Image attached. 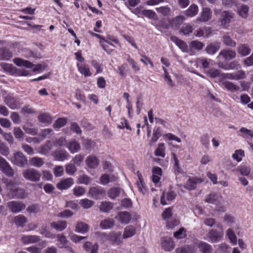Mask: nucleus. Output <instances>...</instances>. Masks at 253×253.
Listing matches in <instances>:
<instances>
[{"instance_id":"1","label":"nucleus","mask_w":253,"mask_h":253,"mask_svg":"<svg viewBox=\"0 0 253 253\" xmlns=\"http://www.w3.org/2000/svg\"><path fill=\"white\" fill-rule=\"evenodd\" d=\"M22 174L25 179L32 182L39 181L41 177V173L38 170L33 168L24 169Z\"/></svg>"},{"instance_id":"2","label":"nucleus","mask_w":253,"mask_h":253,"mask_svg":"<svg viewBox=\"0 0 253 253\" xmlns=\"http://www.w3.org/2000/svg\"><path fill=\"white\" fill-rule=\"evenodd\" d=\"M234 14L229 11H222L220 12V17L219 22L223 28H227L228 24L231 22L234 18Z\"/></svg>"},{"instance_id":"3","label":"nucleus","mask_w":253,"mask_h":253,"mask_svg":"<svg viewBox=\"0 0 253 253\" xmlns=\"http://www.w3.org/2000/svg\"><path fill=\"white\" fill-rule=\"evenodd\" d=\"M88 196L95 200L102 198L105 195V190L99 186L91 187L88 190Z\"/></svg>"},{"instance_id":"4","label":"nucleus","mask_w":253,"mask_h":253,"mask_svg":"<svg viewBox=\"0 0 253 253\" xmlns=\"http://www.w3.org/2000/svg\"><path fill=\"white\" fill-rule=\"evenodd\" d=\"M0 169L5 175L9 177H12L14 172L8 162L2 157L0 156Z\"/></svg>"},{"instance_id":"5","label":"nucleus","mask_w":253,"mask_h":253,"mask_svg":"<svg viewBox=\"0 0 253 253\" xmlns=\"http://www.w3.org/2000/svg\"><path fill=\"white\" fill-rule=\"evenodd\" d=\"M7 207L12 212H19L26 208V205L22 202L12 201L8 202Z\"/></svg>"},{"instance_id":"6","label":"nucleus","mask_w":253,"mask_h":253,"mask_svg":"<svg viewBox=\"0 0 253 253\" xmlns=\"http://www.w3.org/2000/svg\"><path fill=\"white\" fill-rule=\"evenodd\" d=\"M13 163L19 167H24L27 164V159L24 154L21 152H18L14 154Z\"/></svg>"},{"instance_id":"7","label":"nucleus","mask_w":253,"mask_h":253,"mask_svg":"<svg viewBox=\"0 0 253 253\" xmlns=\"http://www.w3.org/2000/svg\"><path fill=\"white\" fill-rule=\"evenodd\" d=\"M4 102L11 109H16L20 107V102L18 98L13 95L8 94L4 98Z\"/></svg>"},{"instance_id":"8","label":"nucleus","mask_w":253,"mask_h":253,"mask_svg":"<svg viewBox=\"0 0 253 253\" xmlns=\"http://www.w3.org/2000/svg\"><path fill=\"white\" fill-rule=\"evenodd\" d=\"M203 179L198 177H190L186 181L184 187L189 190H195L198 183H202Z\"/></svg>"},{"instance_id":"9","label":"nucleus","mask_w":253,"mask_h":253,"mask_svg":"<svg viewBox=\"0 0 253 253\" xmlns=\"http://www.w3.org/2000/svg\"><path fill=\"white\" fill-rule=\"evenodd\" d=\"M223 77L228 79L239 80L240 79L245 78L246 77V74L244 71L238 70L233 73L224 74Z\"/></svg>"},{"instance_id":"10","label":"nucleus","mask_w":253,"mask_h":253,"mask_svg":"<svg viewBox=\"0 0 253 253\" xmlns=\"http://www.w3.org/2000/svg\"><path fill=\"white\" fill-rule=\"evenodd\" d=\"M74 183L72 178H67L62 179L57 184V188L59 190H66L68 189Z\"/></svg>"},{"instance_id":"11","label":"nucleus","mask_w":253,"mask_h":253,"mask_svg":"<svg viewBox=\"0 0 253 253\" xmlns=\"http://www.w3.org/2000/svg\"><path fill=\"white\" fill-rule=\"evenodd\" d=\"M170 40L174 42L177 46L184 52L187 53L189 52V48L187 44L184 41L179 39L177 37L172 36Z\"/></svg>"},{"instance_id":"12","label":"nucleus","mask_w":253,"mask_h":253,"mask_svg":"<svg viewBox=\"0 0 253 253\" xmlns=\"http://www.w3.org/2000/svg\"><path fill=\"white\" fill-rule=\"evenodd\" d=\"M220 48V43L218 42H212L208 44L205 49L206 52L211 55L214 54Z\"/></svg>"},{"instance_id":"13","label":"nucleus","mask_w":253,"mask_h":253,"mask_svg":"<svg viewBox=\"0 0 253 253\" xmlns=\"http://www.w3.org/2000/svg\"><path fill=\"white\" fill-rule=\"evenodd\" d=\"M236 55V53L234 51L223 49L220 51L218 58H219L220 56H221L225 60H230L234 58Z\"/></svg>"},{"instance_id":"14","label":"nucleus","mask_w":253,"mask_h":253,"mask_svg":"<svg viewBox=\"0 0 253 253\" xmlns=\"http://www.w3.org/2000/svg\"><path fill=\"white\" fill-rule=\"evenodd\" d=\"M161 245L162 248L166 251H170L174 247V242L171 238H163Z\"/></svg>"},{"instance_id":"15","label":"nucleus","mask_w":253,"mask_h":253,"mask_svg":"<svg viewBox=\"0 0 253 253\" xmlns=\"http://www.w3.org/2000/svg\"><path fill=\"white\" fill-rule=\"evenodd\" d=\"M152 181L155 184L158 183L162 174V169L158 167H154L152 169Z\"/></svg>"},{"instance_id":"16","label":"nucleus","mask_w":253,"mask_h":253,"mask_svg":"<svg viewBox=\"0 0 253 253\" xmlns=\"http://www.w3.org/2000/svg\"><path fill=\"white\" fill-rule=\"evenodd\" d=\"M211 12L209 8L206 7L203 9L201 15L197 19L202 22H207L211 18Z\"/></svg>"},{"instance_id":"17","label":"nucleus","mask_w":253,"mask_h":253,"mask_svg":"<svg viewBox=\"0 0 253 253\" xmlns=\"http://www.w3.org/2000/svg\"><path fill=\"white\" fill-rule=\"evenodd\" d=\"M220 198L221 197L218 194L211 193L206 198L205 202L210 204L218 205L220 202Z\"/></svg>"},{"instance_id":"18","label":"nucleus","mask_w":253,"mask_h":253,"mask_svg":"<svg viewBox=\"0 0 253 253\" xmlns=\"http://www.w3.org/2000/svg\"><path fill=\"white\" fill-rule=\"evenodd\" d=\"M53 156L57 161H63L69 156V154L65 150H59L54 152Z\"/></svg>"},{"instance_id":"19","label":"nucleus","mask_w":253,"mask_h":253,"mask_svg":"<svg viewBox=\"0 0 253 253\" xmlns=\"http://www.w3.org/2000/svg\"><path fill=\"white\" fill-rule=\"evenodd\" d=\"M222 85L228 91L233 92L238 91L240 88L238 85L230 82H222Z\"/></svg>"},{"instance_id":"20","label":"nucleus","mask_w":253,"mask_h":253,"mask_svg":"<svg viewBox=\"0 0 253 253\" xmlns=\"http://www.w3.org/2000/svg\"><path fill=\"white\" fill-rule=\"evenodd\" d=\"M116 217L121 223L125 224L128 223L131 219L130 214L127 211L120 212Z\"/></svg>"},{"instance_id":"21","label":"nucleus","mask_w":253,"mask_h":253,"mask_svg":"<svg viewBox=\"0 0 253 253\" xmlns=\"http://www.w3.org/2000/svg\"><path fill=\"white\" fill-rule=\"evenodd\" d=\"M249 7L245 4H239L237 6V12L242 18H246L248 16Z\"/></svg>"},{"instance_id":"22","label":"nucleus","mask_w":253,"mask_h":253,"mask_svg":"<svg viewBox=\"0 0 253 253\" xmlns=\"http://www.w3.org/2000/svg\"><path fill=\"white\" fill-rule=\"evenodd\" d=\"M12 53L5 47L0 48V60H9L12 57Z\"/></svg>"},{"instance_id":"23","label":"nucleus","mask_w":253,"mask_h":253,"mask_svg":"<svg viewBox=\"0 0 253 253\" xmlns=\"http://www.w3.org/2000/svg\"><path fill=\"white\" fill-rule=\"evenodd\" d=\"M251 49L250 47L246 44H241L237 47V51L239 54L243 56H246L249 55L251 52Z\"/></svg>"},{"instance_id":"24","label":"nucleus","mask_w":253,"mask_h":253,"mask_svg":"<svg viewBox=\"0 0 253 253\" xmlns=\"http://www.w3.org/2000/svg\"><path fill=\"white\" fill-rule=\"evenodd\" d=\"M3 182L5 183L6 188L12 193L17 189L18 184L15 180L5 179L3 180Z\"/></svg>"},{"instance_id":"25","label":"nucleus","mask_w":253,"mask_h":253,"mask_svg":"<svg viewBox=\"0 0 253 253\" xmlns=\"http://www.w3.org/2000/svg\"><path fill=\"white\" fill-rule=\"evenodd\" d=\"M217 227L218 228L219 230L216 231L214 229H211L209 233L210 237H221L223 235V228L222 225L218 223L216 224Z\"/></svg>"},{"instance_id":"26","label":"nucleus","mask_w":253,"mask_h":253,"mask_svg":"<svg viewBox=\"0 0 253 253\" xmlns=\"http://www.w3.org/2000/svg\"><path fill=\"white\" fill-rule=\"evenodd\" d=\"M114 204L108 201L101 202L99 206V210L104 212H108L111 210L113 209Z\"/></svg>"},{"instance_id":"27","label":"nucleus","mask_w":253,"mask_h":253,"mask_svg":"<svg viewBox=\"0 0 253 253\" xmlns=\"http://www.w3.org/2000/svg\"><path fill=\"white\" fill-rule=\"evenodd\" d=\"M86 163L89 168L94 169L99 165V161L96 157L89 156L86 158Z\"/></svg>"},{"instance_id":"28","label":"nucleus","mask_w":253,"mask_h":253,"mask_svg":"<svg viewBox=\"0 0 253 253\" xmlns=\"http://www.w3.org/2000/svg\"><path fill=\"white\" fill-rule=\"evenodd\" d=\"M13 62L18 66H24L27 68H31L34 66L30 62L19 58L14 59Z\"/></svg>"},{"instance_id":"29","label":"nucleus","mask_w":253,"mask_h":253,"mask_svg":"<svg viewBox=\"0 0 253 253\" xmlns=\"http://www.w3.org/2000/svg\"><path fill=\"white\" fill-rule=\"evenodd\" d=\"M84 247L86 251L90 252V253H97L98 247L96 243L92 244L87 242L84 243Z\"/></svg>"},{"instance_id":"30","label":"nucleus","mask_w":253,"mask_h":253,"mask_svg":"<svg viewBox=\"0 0 253 253\" xmlns=\"http://www.w3.org/2000/svg\"><path fill=\"white\" fill-rule=\"evenodd\" d=\"M51 227L58 231H62L67 227V222L64 220H59L51 223Z\"/></svg>"},{"instance_id":"31","label":"nucleus","mask_w":253,"mask_h":253,"mask_svg":"<svg viewBox=\"0 0 253 253\" xmlns=\"http://www.w3.org/2000/svg\"><path fill=\"white\" fill-rule=\"evenodd\" d=\"M185 20L183 16H177L170 21L171 26L175 28H179Z\"/></svg>"},{"instance_id":"32","label":"nucleus","mask_w":253,"mask_h":253,"mask_svg":"<svg viewBox=\"0 0 253 253\" xmlns=\"http://www.w3.org/2000/svg\"><path fill=\"white\" fill-rule=\"evenodd\" d=\"M79 72L83 74L85 77H89L91 75L90 70L88 66L86 64L80 65L78 63L77 65Z\"/></svg>"},{"instance_id":"33","label":"nucleus","mask_w":253,"mask_h":253,"mask_svg":"<svg viewBox=\"0 0 253 253\" xmlns=\"http://www.w3.org/2000/svg\"><path fill=\"white\" fill-rule=\"evenodd\" d=\"M30 163L32 166L40 168L44 164V162L43 159L40 157H34L30 160Z\"/></svg>"},{"instance_id":"34","label":"nucleus","mask_w":253,"mask_h":253,"mask_svg":"<svg viewBox=\"0 0 253 253\" xmlns=\"http://www.w3.org/2000/svg\"><path fill=\"white\" fill-rule=\"evenodd\" d=\"M136 229L132 225L126 226L124 232L123 237H131L135 234Z\"/></svg>"},{"instance_id":"35","label":"nucleus","mask_w":253,"mask_h":253,"mask_svg":"<svg viewBox=\"0 0 253 253\" xmlns=\"http://www.w3.org/2000/svg\"><path fill=\"white\" fill-rule=\"evenodd\" d=\"M14 223L19 226L23 227L27 222V218L23 215H18L14 218Z\"/></svg>"},{"instance_id":"36","label":"nucleus","mask_w":253,"mask_h":253,"mask_svg":"<svg viewBox=\"0 0 253 253\" xmlns=\"http://www.w3.org/2000/svg\"><path fill=\"white\" fill-rule=\"evenodd\" d=\"M88 230V226L87 224L83 222H78L76 228V232L84 233L86 232Z\"/></svg>"},{"instance_id":"37","label":"nucleus","mask_w":253,"mask_h":253,"mask_svg":"<svg viewBox=\"0 0 253 253\" xmlns=\"http://www.w3.org/2000/svg\"><path fill=\"white\" fill-rule=\"evenodd\" d=\"M198 12V6L193 4L185 11V14L189 17H193L197 14Z\"/></svg>"},{"instance_id":"38","label":"nucleus","mask_w":253,"mask_h":253,"mask_svg":"<svg viewBox=\"0 0 253 253\" xmlns=\"http://www.w3.org/2000/svg\"><path fill=\"white\" fill-rule=\"evenodd\" d=\"M121 190L120 188L113 187L108 191L107 194L110 199H115L119 196Z\"/></svg>"},{"instance_id":"39","label":"nucleus","mask_w":253,"mask_h":253,"mask_svg":"<svg viewBox=\"0 0 253 253\" xmlns=\"http://www.w3.org/2000/svg\"><path fill=\"white\" fill-rule=\"evenodd\" d=\"M222 42L225 45L228 46L235 47L236 44V42L228 34H225L223 36Z\"/></svg>"},{"instance_id":"40","label":"nucleus","mask_w":253,"mask_h":253,"mask_svg":"<svg viewBox=\"0 0 253 253\" xmlns=\"http://www.w3.org/2000/svg\"><path fill=\"white\" fill-rule=\"evenodd\" d=\"M69 150L72 153L77 152L81 148L80 145L76 141H72L68 144Z\"/></svg>"},{"instance_id":"41","label":"nucleus","mask_w":253,"mask_h":253,"mask_svg":"<svg viewBox=\"0 0 253 253\" xmlns=\"http://www.w3.org/2000/svg\"><path fill=\"white\" fill-rule=\"evenodd\" d=\"M114 225V220L113 219H106L100 223V226L103 229H108L112 227Z\"/></svg>"},{"instance_id":"42","label":"nucleus","mask_w":253,"mask_h":253,"mask_svg":"<svg viewBox=\"0 0 253 253\" xmlns=\"http://www.w3.org/2000/svg\"><path fill=\"white\" fill-rule=\"evenodd\" d=\"M39 120L42 123H50L52 119L49 114L47 113H42L38 116Z\"/></svg>"},{"instance_id":"43","label":"nucleus","mask_w":253,"mask_h":253,"mask_svg":"<svg viewBox=\"0 0 253 253\" xmlns=\"http://www.w3.org/2000/svg\"><path fill=\"white\" fill-rule=\"evenodd\" d=\"M211 59L206 58L202 57L196 59V62L198 64H201L204 69L209 68L210 67V61Z\"/></svg>"},{"instance_id":"44","label":"nucleus","mask_w":253,"mask_h":253,"mask_svg":"<svg viewBox=\"0 0 253 253\" xmlns=\"http://www.w3.org/2000/svg\"><path fill=\"white\" fill-rule=\"evenodd\" d=\"M199 248L203 253H211L212 251L211 246L205 243H200L199 244Z\"/></svg>"},{"instance_id":"45","label":"nucleus","mask_w":253,"mask_h":253,"mask_svg":"<svg viewBox=\"0 0 253 253\" xmlns=\"http://www.w3.org/2000/svg\"><path fill=\"white\" fill-rule=\"evenodd\" d=\"M204 44L202 42L195 40L193 41L190 43L191 49H194L197 50H200L203 48Z\"/></svg>"},{"instance_id":"46","label":"nucleus","mask_w":253,"mask_h":253,"mask_svg":"<svg viewBox=\"0 0 253 253\" xmlns=\"http://www.w3.org/2000/svg\"><path fill=\"white\" fill-rule=\"evenodd\" d=\"M88 33L90 35H92V36L95 37L96 38H98L100 39L101 40L100 41V43L101 44V46H102V48L107 51V45L105 44L104 42L108 43V41L105 40L101 35H98L97 34L94 33L91 31H89Z\"/></svg>"},{"instance_id":"47","label":"nucleus","mask_w":253,"mask_h":253,"mask_svg":"<svg viewBox=\"0 0 253 253\" xmlns=\"http://www.w3.org/2000/svg\"><path fill=\"white\" fill-rule=\"evenodd\" d=\"M118 127L120 129L126 128L127 129L131 130V127L129 125L127 121L124 118H121L118 121Z\"/></svg>"},{"instance_id":"48","label":"nucleus","mask_w":253,"mask_h":253,"mask_svg":"<svg viewBox=\"0 0 253 253\" xmlns=\"http://www.w3.org/2000/svg\"><path fill=\"white\" fill-rule=\"evenodd\" d=\"M94 203L93 201L88 199H84L81 200L80 205L84 209H88L93 206Z\"/></svg>"},{"instance_id":"49","label":"nucleus","mask_w":253,"mask_h":253,"mask_svg":"<svg viewBox=\"0 0 253 253\" xmlns=\"http://www.w3.org/2000/svg\"><path fill=\"white\" fill-rule=\"evenodd\" d=\"M239 131L241 133V135L243 137H253V131L251 129H248L244 127H242L240 128Z\"/></svg>"},{"instance_id":"50","label":"nucleus","mask_w":253,"mask_h":253,"mask_svg":"<svg viewBox=\"0 0 253 253\" xmlns=\"http://www.w3.org/2000/svg\"><path fill=\"white\" fill-rule=\"evenodd\" d=\"M91 178L85 174L81 175L77 180V183L88 185L91 181Z\"/></svg>"},{"instance_id":"51","label":"nucleus","mask_w":253,"mask_h":253,"mask_svg":"<svg viewBox=\"0 0 253 253\" xmlns=\"http://www.w3.org/2000/svg\"><path fill=\"white\" fill-rule=\"evenodd\" d=\"M15 196L18 199H23L27 197V194L25 190L22 188H17L15 192L13 193Z\"/></svg>"},{"instance_id":"52","label":"nucleus","mask_w":253,"mask_h":253,"mask_svg":"<svg viewBox=\"0 0 253 253\" xmlns=\"http://www.w3.org/2000/svg\"><path fill=\"white\" fill-rule=\"evenodd\" d=\"M155 154L157 156H160L163 158L165 157V153L164 143H160L158 145V148L155 150Z\"/></svg>"},{"instance_id":"53","label":"nucleus","mask_w":253,"mask_h":253,"mask_svg":"<svg viewBox=\"0 0 253 253\" xmlns=\"http://www.w3.org/2000/svg\"><path fill=\"white\" fill-rule=\"evenodd\" d=\"M156 9L158 13L165 16L169 15L170 13V8L167 6L157 7Z\"/></svg>"},{"instance_id":"54","label":"nucleus","mask_w":253,"mask_h":253,"mask_svg":"<svg viewBox=\"0 0 253 253\" xmlns=\"http://www.w3.org/2000/svg\"><path fill=\"white\" fill-rule=\"evenodd\" d=\"M142 15L150 19H155L157 17L156 13L152 10L145 9L141 12Z\"/></svg>"},{"instance_id":"55","label":"nucleus","mask_w":253,"mask_h":253,"mask_svg":"<svg viewBox=\"0 0 253 253\" xmlns=\"http://www.w3.org/2000/svg\"><path fill=\"white\" fill-rule=\"evenodd\" d=\"M67 123V119L66 118H59L53 124L54 128H59L64 126Z\"/></svg>"},{"instance_id":"56","label":"nucleus","mask_w":253,"mask_h":253,"mask_svg":"<svg viewBox=\"0 0 253 253\" xmlns=\"http://www.w3.org/2000/svg\"><path fill=\"white\" fill-rule=\"evenodd\" d=\"M193 31V27L189 25L186 24L183 26L180 30V33L184 35H188Z\"/></svg>"},{"instance_id":"57","label":"nucleus","mask_w":253,"mask_h":253,"mask_svg":"<svg viewBox=\"0 0 253 253\" xmlns=\"http://www.w3.org/2000/svg\"><path fill=\"white\" fill-rule=\"evenodd\" d=\"M195 252V248L187 246L177 249L176 253H194Z\"/></svg>"},{"instance_id":"58","label":"nucleus","mask_w":253,"mask_h":253,"mask_svg":"<svg viewBox=\"0 0 253 253\" xmlns=\"http://www.w3.org/2000/svg\"><path fill=\"white\" fill-rule=\"evenodd\" d=\"M244 156V151L241 149L236 150L235 153L232 155V158L239 162L242 160V156Z\"/></svg>"},{"instance_id":"59","label":"nucleus","mask_w":253,"mask_h":253,"mask_svg":"<svg viewBox=\"0 0 253 253\" xmlns=\"http://www.w3.org/2000/svg\"><path fill=\"white\" fill-rule=\"evenodd\" d=\"M85 192V189L82 186H76L73 189V194L76 196L83 195Z\"/></svg>"},{"instance_id":"60","label":"nucleus","mask_w":253,"mask_h":253,"mask_svg":"<svg viewBox=\"0 0 253 253\" xmlns=\"http://www.w3.org/2000/svg\"><path fill=\"white\" fill-rule=\"evenodd\" d=\"M238 170L240 172L242 175L244 176H248L251 172L250 167L243 165L238 168Z\"/></svg>"},{"instance_id":"61","label":"nucleus","mask_w":253,"mask_h":253,"mask_svg":"<svg viewBox=\"0 0 253 253\" xmlns=\"http://www.w3.org/2000/svg\"><path fill=\"white\" fill-rule=\"evenodd\" d=\"M77 169L74 164H69L65 166V171L70 175H73L76 171Z\"/></svg>"},{"instance_id":"62","label":"nucleus","mask_w":253,"mask_h":253,"mask_svg":"<svg viewBox=\"0 0 253 253\" xmlns=\"http://www.w3.org/2000/svg\"><path fill=\"white\" fill-rule=\"evenodd\" d=\"M161 136V133L159 128H154L152 137L150 140V143L156 142Z\"/></svg>"},{"instance_id":"63","label":"nucleus","mask_w":253,"mask_h":253,"mask_svg":"<svg viewBox=\"0 0 253 253\" xmlns=\"http://www.w3.org/2000/svg\"><path fill=\"white\" fill-rule=\"evenodd\" d=\"M207 74L211 78H214L219 77L220 71L215 68H211L208 70Z\"/></svg>"},{"instance_id":"64","label":"nucleus","mask_w":253,"mask_h":253,"mask_svg":"<svg viewBox=\"0 0 253 253\" xmlns=\"http://www.w3.org/2000/svg\"><path fill=\"white\" fill-rule=\"evenodd\" d=\"M53 173L55 177L61 176L63 174V167L61 166H56L53 169Z\"/></svg>"}]
</instances>
